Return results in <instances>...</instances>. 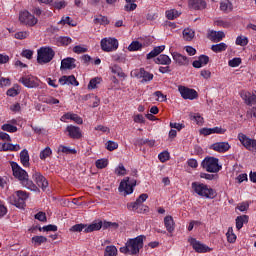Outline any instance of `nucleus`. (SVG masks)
I'll return each mask as SVG.
<instances>
[{"mask_svg": "<svg viewBox=\"0 0 256 256\" xmlns=\"http://www.w3.org/2000/svg\"><path fill=\"white\" fill-rule=\"evenodd\" d=\"M145 236L140 235L136 238L128 239L125 246L120 248V253L125 255H138L139 251L143 249V241Z\"/></svg>", "mask_w": 256, "mask_h": 256, "instance_id": "nucleus-1", "label": "nucleus"}, {"mask_svg": "<svg viewBox=\"0 0 256 256\" xmlns=\"http://www.w3.org/2000/svg\"><path fill=\"white\" fill-rule=\"evenodd\" d=\"M191 189L192 193L199 197H204V199H213L215 197V191L207 184L192 182Z\"/></svg>", "mask_w": 256, "mask_h": 256, "instance_id": "nucleus-2", "label": "nucleus"}, {"mask_svg": "<svg viewBox=\"0 0 256 256\" xmlns=\"http://www.w3.org/2000/svg\"><path fill=\"white\" fill-rule=\"evenodd\" d=\"M27 199H29V193L23 190H18L8 197V202L18 209H25Z\"/></svg>", "mask_w": 256, "mask_h": 256, "instance_id": "nucleus-3", "label": "nucleus"}, {"mask_svg": "<svg viewBox=\"0 0 256 256\" xmlns=\"http://www.w3.org/2000/svg\"><path fill=\"white\" fill-rule=\"evenodd\" d=\"M55 57V51L51 47H41L37 51V61L39 65H45L51 63Z\"/></svg>", "mask_w": 256, "mask_h": 256, "instance_id": "nucleus-4", "label": "nucleus"}, {"mask_svg": "<svg viewBox=\"0 0 256 256\" xmlns=\"http://www.w3.org/2000/svg\"><path fill=\"white\" fill-rule=\"evenodd\" d=\"M202 167L208 173H219V170L222 169L221 165H219V159L215 157H206L202 161Z\"/></svg>", "mask_w": 256, "mask_h": 256, "instance_id": "nucleus-5", "label": "nucleus"}, {"mask_svg": "<svg viewBox=\"0 0 256 256\" xmlns=\"http://www.w3.org/2000/svg\"><path fill=\"white\" fill-rule=\"evenodd\" d=\"M137 185V180L129 179L125 177L118 187L119 193H123L124 196L131 195L133 193L135 186Z\"/></svg>", "mask_w": 256, "mask_h": 256, "instance_id": "nucleus-6", "label": "nucleus"}, {"mask_svg": "<svg viewBox=\"0 0 256 256\" xmlns=\"http://www.w3.org/2000/svg\"><path fill=\"white\" fill-rule=\"evenodd\" d=\"M21 25H25L26 27H35L39 20L35 17V15L31 14V12L24 10L19 13L18 17Z\"/></svg>", "mask_w": 256, "mask_h": 256, "instance_id": "nucleus-7", "label": "nucleus"}, {"mask_svg": "<svg viewBox=\"0 0 256 256\" xmlns=\"http://www.w3.org/2000/svg\"><path fill=\"white\" fill-rule=\"evenodd\" d=\"M102 51L105 53H111L113 51H117L119 49V40L117 38H103L100 42Z\"/></svg>", "mask_w": 256, "mask_h": 256, "instance_id": "nucleus-8", "label": "nucleus"}, {"mask_svg": "<svg viewBox=\"0 0 256 256\" xmlns=\"http://www.w3.org/2000/svg\"><path fill=\"white\" fill-rule=\"evenodd\" d=\"M19 83H22L28 89H35L41 85V80L34 75L25 74L19 79Z\"/></svg>", "mask_w": 256, "mask_h": 256, "instance_id": "nucleus-9", "label": "nucleus"}, {"mask_svg": "<svg viewBox=\"0 0 256 256\" xmlns=\"http://www.w3.org/2000/svg\"><path fill=\"white\" fill-rule=\"evenodd\" d=\"M237 139L238 141H240L241 145H243L245 149H247V151L256 153V139L250 138L244 133H239Z\"/></svg>", "mask_w": 256, "mask_h": 256, "instance_id": "nucleus-10", "label": "nucleus"}, {"mask_svg": "<svg viewBox=\"0 0 256 256\" xmlns=\"http://www.w3.org/2000/svg\"><path fill=\"white\" fill-rule=\"evenodd\" d=\"M10 165L13 172V176L15 177V179H18L20 183L22 181H25V179L29 177V174L27 173V171L21 168V166H19L17 162H10Z\"/></svg>", "mask_w": 256, "mask_h": 256, "instance_id": "nucleus-11", "label": "nucleus"}, {"mask_svg": "<svg viewBox=\"0 0 256 256\" xmlns=\"http://www.w3.org/2000/svg\"><path fill=\"white\" fill-rule=\"evenodd\" d=\"M188 243H190L192 249H194L196 253H211V251H213V248L197 241L195 238H189Z\"/></svg>", "mask_w": 256, "mask_h": 256, "instance_id": "nucleus-12", "label": "nucleus"}, {"mask_svg": "<svg viewBox=\"0 0 256 256\" xmlns=\"http://www.w3.org/2000/svg\"><path fill=\"white\" fill-rule=\"evenodd\" d=\"M178 91L183 99L193 101V99H197V97H199V94L195 91V89L187 88L185 86H179Z\"/></svg>", "mask_w": 256, "mask_h": 256, "instance_id": "nucleus-13", "label": "nucleus"}, {"mask_svg": "<svg viewBox=\"0 0 256 256\" xmlns=\"http://www.w3.org/2000/svg\"><path fill=\"white\" fill-rule=\"evenodd\" d=\"M129 211H135L136 213H149V206L140 204L137 200L127 204Z\"/></svg>", "mask_w": 256, "mask_h": 256, "instance_id": "nucleus-14", "label": "nucleus"}, {"mask_svg": "<svg viewBox=\"0 0 256 256\" xmlns=\"http://www.w3.org/2000/svg\"><path fill=\"white\" fill-rule=\"evenodd\" d=\"M132 75L137 77V79H143V81H153V74L145 70V68H140L132 71Z\"/></svg>", "mask_w": 256, "mask_h": 256, "instance_id": "nucleus-15", "label": "nucleus"}, {"mask_svg": "<svg viewBox=\"0 0 256 256\" xmlns=\"http://www.w3.org/2000/svg\"><path fill=\"white\" fill-rule=\"evenodd\" d=\"M240 97H241V99H243V101L246 105H249L250 107L253 105H256L255 93L249 92L247 90H242L240 92Z\"/></svg>", "mask_w": 256, "mask_h": 256, "instance_id": "nucleus-16", "label": "nucleus"}, {"mask_svg": "<svg viewBox=\"0 0 256 256\" xmlns=\"http://www.w3.org/2000/svg\"><path fill=\"white\" fill-rule=\"evenodd\" d=\"M77 60L75 58L67 57L61 61V71H71L77 67Z\"/></svg>", "mask_w": 256, "mask_h": 256, "instance_id": "nucleus-17", "label": "nucleus"}, {"mask_svg": "<svg viewBox=\"0 0 256 256\" xmlns=\"http://www.w3.org/2000/svg\"><path fill=\"white\" fill-rule=\"evenodd\" d=\"M60 121H62L63 123H69V121H74V123H77V125H83V118L71 112H67L66 114H64L60 118Z\"/></svg>", "mask_w": 256, "mask_h": 256, "instance_id": "nucleus-18", "label": "nucleus"}, {"mask_svg": "<svg viewBox=\"0 0 256 256\" xmlns=\"http://www.w3.org/2000/svg\"><path fill=\"white\" fill-rule=\"evenodd\" d=\"M66 133L68 134V137H70V139H81V137H83V132H81V128L74 125H68L66 127Z\"/></svg>", "mask_w": 256, "mask_h": 256, "instance_id": "nucleus-19", "label": "nucleus"}, {"mask_svg": "<svg viewBox=\"0 0 256 256\" xmlns=\"http://www.w3.org/2000/svg\"><path fill=\"white\" fill-rule=\"evenodd\" d=\"M32 179L35 181L36 185L40 187V189H43V191H45L46 187H49V182H47V179L44 178L40 172H34Z\"/></svg>", "mask_w": 256, "mask_h": 256, "instance_id": "nucleus-20", "label": "nucleus"}, {"mask_svg": "<svg viewBox=\"0 0 256 256\" xmlns=\"http://www.w3.org/2000/svg\"><path fill=\"white\" fill-rule=\"evenodd\" d=\"M210 149L216 153H227L231 149V145L229 142H216L210 146Z\"/></svg>", "mask_w": 256, "mask_h": 256, "instance_id": "nucleus-21", "label": "nucleus"}, {"mask_svg": "<svg viewBox=\"0 0 256 256\" xmlns=\"http://www.w3.org/2000/svg\"><path fill=\"white\" fill-rule=\"evenodd\" d=\"M188 6L195 11H201L207 9V2L205 0H188Z\"/></svg>", "mask_w": 256, "mask_h": 256, "instance_id": "nucleus-22", "label": "nucleus"}, {"mask_svg": "<svg viewBox=\"0 0 256 256\" xmlns=\"http://www.w3.org/2000/svg\"><path fill=\"white\" fill-rule=\"evenodd\" d=\"M60 85H74V87H79V81L75 78V75L62 76L59 78Z\"/></svg>", "mask_w": 256, "mask_h": 256, "instance_id": "nucleus-23", "label": "nucleus"}, {"mask_svg": "<svg viewBox=\"0 0 256 256\" xmlns=\"http://www.w3.org/2000/svg\"><path fill=\"white\" fill-rule=\"evenodd\" d=\"M208 39H210V41H213L214 43H219L220 41H223V39H225V32L211 30L208 33Z\"/></svg>", "mask_w": 256, "mask_h": 256, "instance_id": "nucleus-24", "label": "nucleus"}, {"mask_svg": "<svg viewBox=\"0 0 256 256\" xmlns=\"http://www.w3.org/2000/svg\"><path fill=\"white\" fill-rule=\"evenodd\" d=\"M102 227H103L102 221H95L89 224L88 226L86 225L84 233H93V231H100Z\"/></svg>", "mask_w": 256, "mask_h": 256, "instance_id": "nucleus-25", "label": "nucleus"}, {"mask_svg": "<svg viewBox=\"0 0 256 256\" xmlns=\"http://www.w3.org/2000/svg\"><path fill=\"white\" fill-rule=\"evenodd\" d=\"M235 222H236L237 231H241V229H243V226L249 223V216L247 215L237 216L235 219Z\"/></svg>", "mask_w": 256, "mask_h": 256, "instance_id": "nucleus-26", "label": "nucleus"}, {"mask_svg": "<svg viewBox=\"0 0 256 256\" xmlns=\"http://www.w3.org/2000/svg\"><path fill=\"white\" fill-rule=\"evenodd\" d=\"M209 63V56L201 55L198 60H195L192 65L195 69H201V67H205Z\"/></svg>", "mask_w": 256, "mask_h": 256, "instance_id": "nucleus-27", "label": "nucleus"}, {"mask_svg": "<svg viewBox=\"0 0 256 256\" xmlns=\"http://www.w3.org/2000/svg\"><path fill=\"white\" fill-rule=\"evenodd\" d=\"M172 57L178 65H188L189 63V58L186 56H183L182 54H179V52H173Z\"/></svg>", "mask_w": 256, "mask_h": 256, "instance_id": "nucleus-28", "label": "nucleus"}, {"mask_svg": "<svg viewBox=\"0 0 256 256\" xmlns=\"http://www.w3.org/2000/svg\"><path fill=\"white\" fill-rule=\"evenodd\" d=\"M164 225L168 233H173L175 231V221L173 216H166L164 218Z\"/></svg>", "mask_w": 256, "mask_h": 256, "instance_id": "nucleus-29", "label": "nucleus"}, {"mask_svg": "<svg viewBox=\"0 0 256 256\" xmlns=\"http://www.w3.org/2000/svg\"><path fill=\"white\" fill-rule=\"evenodd\" d=\"M29 151L27 149H24L20 152V163L23 165V167H30L31 163L29 162Z\"/></svg>", "mask_w": 256, "mask_h": 256, "instance_id": "nucleus-30", "label": "nucleus"}, {"mask_svg": "<svg viewBox=\"0 0 256 256\" xmlns=\"http://www.w3.org/2000/svg\"><path fill=\"white\" fill-rule=\"evenodd\" d=\"M20 149L21 146H19V144L0 143V151H19Z\"/></svg>", "mask_w": 256, "mask_h": 256, "instance_id": "nucleus-31", "label": "nucleus"}, {"mask_svg": "<svg viewBox=\"0 0 256 256\" xmlns=\"http://www.w3.org/2000/svg\"><path fill=\"white\" fill-rule=\"evenodd\" d=\"M21 184L30 191H39V187H37L33 181L29 180V177L24 178V180L21 181Z\"/></svg>", "mask_w": 256, "mask_h": 256, "instance_id": "nucleus-32", "label": "nucleus"}, {"mask_svg": "<svg viewBox=\"0 0 256 256\" xmlns=\"http://www.w3.org/2000/svg\"><path fill=\"white\" fill-rule=\"evenodd\" d=\"M165 51V45L155 47L150 53L147 54V59H153L157 55H161Z\"/></svg>", "mask_w": 256, "mask_h": 256, "instance_id": "nucleus-33", "label": "nucleus"}, {"mask_svg": "<svg viewBox=\"0 0 256 256\" xmlns=\"http://www.w3.org/2000/svg\"><path fill=\"white\" fill-rule=\"evenodd\" d=\"M191 121H195L200 127L205 123V118L200 113H190Z\"/></svg>", "mask_w": 256, "mask_h": 256, "instance_id": "nucleus-34", "label": "nucleus"}, {"mask_svg": "<svg viewBox=\"0 0 256 256\" xmlns=\"http://www.w3.org/2000/svg\"><path fill=\"white\" fill-rule=\"evenodd\" d=\"M155 63L158 65H171V58L165 54H161L156 58Z\"/></svg>", "mask_w": 256, "mask_h": 256, "instance_id": "nucleus-35", "label": "nucleus"}, {"mask_svg": "<svg viewBox=\"0 0 256 256\" xmlns=\"http://www.w3.org/2000/svg\"><path fill=\"white\" fill-rule=\"evenodd\" d=\"M226 239L229 243L233 244L237 242V234L233 230V227H229L226 232Z\"/></svg>", "mask_w": 256, "mask_h": 256, "instance_id": "nucleus-36", "label": "nucleus"}, {"mask_svg": "<svg viewBox=\"0 0 256 256\" xmlns=\"http://www.w3.org/2000/svg\"><path fill=\"white\" fill-rule=\"evenodd\" d=\"M21 93V86L15 84L12 88L8 89L6 95L8 97H17Z\"/></svg>", "mask_w": 256, "mask_h": 256, "instance_id": "nucleus-37", "label": "nucleus"}, {"mask_svg": "<svg viewBox=\"0 0 256 256\" xmlns=\"http://www.w3.org/2000/svg\"><path fill=\"white\" fill-rule=\"evenodd\" d=\"M195 38V31L190 28H186L183 30V39L185 41H193Z\"/></svg>", "mask_w": 256, "mask_h": 256, "instance_id": "nucleus-38", "label": "nucleus"}, {"mask_svg": "<svg viewBox=\"0 0 256 256\" xmlns=\"http://www.w3.org/2000/svg\"><path fill=\"white\" fill-rule=\"evenodd\" d=\"M58 153H64V155H76L77 154V150L76 149H71L67 146L64 145H60L58 147Z\"/></svg>", "mask_w": 256, "mask_h": 256, "instance_id": "nucleus-39", "label": "nucleus"}, {"mask_svg": "<svg viewBox=\"0 0 256 256\" xmlns=\"http://www.w3.org/2000/svg\"><path fill=\"white\" fill-rule=\"evenodd\" d=\"M43 243H47V237L45 236L32 237V245H34V247H39L40 245H43Z\"/></svg>", "mask_w": 256, "mask_h": 256, "instance_id": "nucleus-40", "label": "nucleus"}, {"mask_svg": "<svg viewBox=\"0 0 256 256\" xmlns=\"http://www.w3.org/2000/svg\"><path fill=\"white\" fill-rule=\"evenodd\" d=\"M227 45L224 42H221L219 44H215L211 46V50L214 53H223V51H227Z\"/></svg>", "mask_w": 256, "mask_h": 256, "instance_id": "nucleus-41", "label": "nucleus"}, {"mask_svg": "<svg viewBox=\"0 0 256 256\" xmlns=\"http://www.w3.org/2000/svg\"><path fill=\"white\" fill-rule=\"evenodd\" d=\"M220 9L224 13H230V11H233V4L229 0H225L220 3Z\"/></svg>", "mask_w": 256, "mask_h": 256, "instance_id": "nucleus-42", "label": "nucleus"}, {"mask_svg": "<svg viewBox=\"0 0 256 256\" xmlns=\"http://www.w3.org/2000/svg\"><path fill=\"white\" fill-rule=\"evenodd\" d=\"M51 155H53V150H51L50 147H46L40 152L39 158L41 161H45V159H48V157H51Z\"/></svg>", "mask_w": 256, "mask_h": 256, "instance_id": "nucleus-43", "label": "nucleus"}, {"mask_svg": "<svg viewBox=\"0 0 256 256\" xmlns=\"http://www.w3.org/2000/svg\"><path fill=\"white\" fill-rule=\"evenodd\" d=\"M235 43L240 47H247V45H249V38H247L246 36L240 35L236 38Z\"/></svg>", "mask_w": 256, "mask_h": 256, "instance_id": "nucleus-44", "label": "nucleus"}, {"mask_svg": "<svg viewBox=\"0 0 256 256\" xmlns=\"http://www.w3.org/2000/svg\"><path fill=\"white\" fill-rule=\"evenodd\" d=\"M105 256H117L118 250L115 246H107L104 251Z\"/></svg>", "mask_w": 256, "mask_h": 256, "instance_id": "nucleus-45", "label": "nucleus"}, {"mask_svg": "<svg viewBox=\"0 0 256 256\" xmlns=\"http://www.w3.org/2000/svg\"><path fill=\"white\" fill-rule=\"evenodd\" d=\"M95 165L97 169H105L109 165V160L107 158L98 159Z\"/></svg>", "mask_w": 256, "mask_h": 256, "instance_id": "nucleus-46", "label": "nucleus"}, {"mask_svg": "<svg viewBox=\"0 0 256 256\" xmlns=\"http://www.w3.org/2000/svg\"><path fill=\"white\" fill-rule=\"evenodd\" d=\"M2 131H7V133H17V126H13V124L6 123L1 127Z\"/></svg>", "mask_w": 256, "mask_h": 256, "instance_id": "nucleus-47", "label": "nucleus"}, {"mask_svg": "<svg viewBox=\"0 0 256 256\" xmlns=\"http://www.w3.org/2000/svg\"><path fill=\"white\" fill-rule=\"evenodd\" d=\"M179 15H180L179 11H177L175 9L166 11V17L170 21H173V19H177V17H179Z\"/></svg>", "mask_w": 256, "mask_h": 256, "instance_id": "nucleus-48", "label": "nucleus"}, {"mask_svg": "<svg viewBox=\"0 0 256 256\" xmlns=\"http://www.w3.org/2000/svg\"><path fill=\"white\" fill-rule=\"evenodd\" d=\"M96 25H109V20L103 15H99L94 19Z\"/></svg>", "mask_w": 256, "mask_h": 256, "instance_id": "nucleus-49", "label": "nucleus"}, {"mask_svg": "<svg viewBox=\"0 0 256 256\" xmlns=\"http://www.w3.org/2000/svg\"><path fill=\"white\" fill-rule=\"evenodd\" d=\"M83 229H84V231H85V229H87L86 224H76L70 228V231L72 233H81V231H83Z\"/></svg>", "mask_w": 256, "mask_h": 256, "instance_id": "nucleus-50", "label": "nucleus"}, {"mask_svg": "<svg viewBox=\"0 0 256 256\" xmlns=\"http://www.w3.org/2000/svg\"><path fill=\"white\" fill-rule=\"evenodd\" d=\"M142 48H143V44H141L139 41H133L128 46V50H130V51H139Z\"/></svg>", "mask_w": 256, "mask_h": 256, "instance_id": "nucleus-51", "label": "nucleus"}, {"mask_svg": "<svg viewBox=\"0 0 256 256\" xmlns=\"http://www.w3.org/2000/svg\"><path fill=\"white\" fill-rule=\"evenodd\" d=\"M101 83V78H93L90 80L88 84V89L91 91L93 89H97V86Z\"/></svg>", "mask_w": 256, "mask_h": 256, "instance_id": "nucleus-52", "label": "nucleus"}, {"mask_svg": "<svg viewBox=\"0 0 256 256\" xmlns=\"http://www.w3.org/2000/svg\"><path fill=\"white\" fill-rule=\"evenodd\" d=\"M58 25H70L71 27H75L77 24L73 23L70 17H62V19L58 22Z\"/></svg>", "mask_w": 256, "mask_h": 256, "instance_id": "nucleus-53", "label": "nucleus"}, {"mask_svg": "<svg viewBox=\"0 0 256 256\" xmlns=\"http://www.w3.org/2000/svg\"><path fill=\"white\" fill-rule=\"evenodd\" d=\"M53 7H54V9H58V11H59L61 9H65L67 7V3L65 0L55 1L53 3Z\"/></svg>", "mask_w": 256, "mask_h": 256, "instance_id": "nucleus-54", "label": "nucleus"}, {"mask_svg": "<svg viewBox=\"0 0 256 256\" xmlns=\"http://www.w3.org/2000/svg\"><path fill=\"white\" fill-rule=\"evenodd\" d=\"M132 119L134 123L145 124V116L143 114H134Z\"/></svg>", "mask_w": 256, "mask_h": 256, "instance_id": "nucleus-55", "label": "nucleus"}, {"mask_svg": "<svg viewBox=\"0 0 256 256\" xmlns=\"http://www.w3.org/2000/svg\"><path fill=\"white\" fill-rule=\"evenodd\" d=\"M72 41L73 40L69 37H60V38H58L57 43H58V45L67 46V45H71Z\"/></svg>", "mask_w": 256, "mask_h": 256, "instance_id": "nucleus-56", "label": "nucleus"}, {"mask_svg": "<svg viewBox=\"0 0 256 256\" xmlns=\"http://www.w3.org/2000/svg\"><path fill=\"white\" fill-rule=\"evenodd\" d=\"M115 173L121 177L127 175V169H125V166L123 164H119L118 167L115 169Z\"/></svg>", "mask_w": 256, "mask_h": 256, "instance_id": "nucleus-57", "label": "nucleus"}, {"mask_svg": "<svg viewBox=\"0 0 256 256\" xmlns=\"http://www.w3.org/2000/svg\"><path fill=\"white\" fill-rule=\"evenodd\" d=\"M15 39L23 40L29 37V31H20L14 34Z\"/></svg>", "mask_w": 256, "mask_h": 256, "instance_id": "nucleus-58", "label": "nucleus"}, {"mask_svg": "<svg viewBox=\"0 0 256 256\" xmlns=\"http://www.w3.org/2000/svg\"><path fill=\"white\" fill-rule=\"evenodd\" d=\"M74 53H77V55H81V53H87V48L85 45H77L73 48Z\"/></svg>", "mask_w": 256, "mask_h": 256, "instance_id": "nucleus-59", "label": "nucleus"}, {"mask_svg": "<svg viewBox=\"0 0 256 256\" xmlns=\"http://www.w3.org/2000/svg\"><path fill=\"white\" fill-rule=\"evenodd\" d=\"M111 72L114 73V75H117L118 77L125 78V73L118 66H113L111 68Z\"/></svg>", "mask_w": 256, "mask_h": 256, "instance_id": "nucleus-60", "label": "nucleus"}, {"mask_svg": "<svg viewBox=\"0 0 256 256\" xmlns=\"http://www.w3.org/2000/svg\"><path fill=\"white\" fill-rule=\"evenodd\" d=\"M137 9V5L135 2H126L124 6V10L127 12L135 11Z\"/></svg>", "mask_w": 256, "mask_h": 256, "instance_id": "nucleus-61", "label": "nucleus"}, {"mask_svg": "<svg viewBox=\"0 0 256 256\" xmlns=\"http://www.w3.org/2000/svg\"><path fill=\"white\" fill-rule=\"evenodd\" d=\"M236 209H238L242 213L245 212V211H248V209H249V201H245V202L239 203L237 205Z\"/></svg>", "mask_w": 256, "mask_h": 256, "instance_id": "nucleus-62", "label": "nucleus"}, {"mask_svg": "<svg viewBox=\"0 0 256 256\" xmlns=\"http://www.w3.org/2000/svg\"><path fill=\"white\" fill-rule=\"evenodd\" d=\"M119 148V144H117V142H113V141H108L106 143V149L108 151H115V149Z\"/></svg>", "mask_w": 256, "mask_h": 256, "instance_id": "nucleus-63", "label": "nucleus"}, {"mask_svg": "<svg viewBox=\"0 0 256 256\" xmlns=\"http://www.w3.org/2000/svg\"><path fill=\"white\" fill-rule=\"evenodd\" d=\"M241 63H242L241 58H233L232 60L228 61L229 67H239Z\"/></svg>", "mask_w": 256, "mask_h": 256, "instance_id": "nucleus-64", "label": "nucleus"}]
</instances>
